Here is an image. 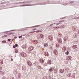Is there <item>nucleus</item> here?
<instances>
[{"label":"nucleus","instance_id":"20","mask_svg":"<svg viewBox=\"0 0 79 79\" xmlns=\"http://www.w3.org/2000/svg\"><path fill=\"white\" fill-rule=\"evenodd\" d=\"M64 21V20L62 21H59L58 24H57V26H58V25H59V24H61V22H63Z\"/></svg>","mask_w":79,"mask_h":79},{"label":"nucleus","instance_id":"12","mask_svg":"<svg viewBox=\"0 0 79 79\" xmlns=\"http://www.w3.org/2000/svg\"><path fill=\"white\" fill-rule=\"evenodd\" d=\"M72 76V74L71 73H69L68 75L67 76L68 77H71V76Z\"/></svg>","mask_w":79,"mask_h":79},{"label":"nucleus","instance_id":"18","mask_svg":"<svg viewBox=\"0 0 79 79\" xmlns=\"http://www.w3.org/2000/svg\"><path fill=\"white\" fill-rule=\"evenodd\" d=\"M40 61L41 63H44V60H43V59H40Z\"/></svg>","mask_w":79,"mask_h":79},{"label":"nucleus","instance_id":"29","mask_svg":"<svg viewBox=\"0 0 79 79\" xmlns=\"http://www.w3.org/2000/svg\"><path fill=\"white\" fill-rule=\"evenodd\" d=\"M8 37L7 35H4L2 37V38H5V37Z\"/></svg>","mask_w":79,"mask_h":79},{"label":"nucleus","instance_id":"28","mask_svg":"<svg viewBox=\"0 0 79 79\" xmlns=\"http://www.w3.org/2000/svg\"><path fill=\"white\" fill-rule=\"evenodd\" d=\"M3 61L0 60V64H3Z\"/></svg>","mask_w":79,"mask_h":79},{"label":"nucleus","instance_id":"37","mask_svg":"<svg viewBox=\"0 0 79 79\" xmlns=\"http://www.w3.org/2000/svg\"><path fill=\"white\" fill-rule=\"evenodd\" d=\"M29 3V2H25V3Z\"/></svg>","mask_w":79,"mask_h":79},{"label":"nucleus","instance_id":"38","mask_svg":"<svg viewBox=\"0 0 79 79\" xmlns=\"http://www.w3.org/2000/svg\"><path fill=\"white\" fill-rule=\"evenodd\" d=\"M15 46L16 47H18V44H15Z\"/></svg>","mask_w":79,"mask_h":79},{"label":"nucleus","instance_id":"15","mask_svg":"<svg viewBox=\"0 0 79 79\" xmlns=\"http://www.w3.org/2000/svg\"><path fill=\"white\" fill-rule=\"evenodd\" d=\"M33 42L35 44H37L38 43V41L37 40H34Z\"/></svg>","mask_w":79,"mask_h":79},{"label":"nucleus","instance_id":"21","mask_svg":"<svg viewBox=\"0 0 79 79\" xmlns=\"http://www.w3.org/2000/svg\"><path fill=\"white\" fill-rule=\"evenodd\" d=\"M53 71V68L51 67L50 68L49 71H50V72H52V71Z\"/></svg>","mask_w":79,"mask_h":79},{"label":"nucleus","instance_id":"22","mask_svg":"<svg viewBox=\"0 0 79 79\" xmlns=\"http://www.w3.org/2000/svg\"><path fill=\"white\" fill-rule=\"evenodd\" d=\"M68 40V38L66 37H64V41H66Z\"/></svg>","mask_w":79,"mask_h":79},{"label":"nucleus","instance_id":"4","mask_svg":"<svg viewBox=\"0 0 79 79\" xmlns=\"http://www.w3.org/2000/svg\"><path fill=\"white\" fill-rule=\"evenodd\" d=\"M54 54V55H57L58 54V51L57 50L55 49L53 51Z\"/></svg>","mask_w":79,"mask_h":79},{"label":"nucleus","instance_id":"30","mask_svg":"<svg viewBox=\"0 0 79 79\" xmlns=\"http://www.w3.org/2000/svg\"><path fill=\"white\" fill-rule=\"evenodd\" d=\"M15 53H18V49H15Z\"/></svg>","mask_w":79,"mask_h":79},{"label":"nucleus","instance_id":"34","mask_svg":"<svg viewBox=\"0 0 79 79\" xmlns=\"http://www.w3.org/2000/svg\"><path fill=\"white\" fill-rule=\"evenodd\" d=\"M8 42H10L11 41V39H8Z\"/></svg>","mask_w":79,"mask_h":79},{"label":"nucleus","instance_id":"55","mask_svg":"<svg viewBox=\"0 0 79 79\" xmlns=\"http://www.w3.org/2000/svg\"><path fill=\"white\" fill-rule=\"evenodd\" d=\"M64 5H66V4H65Z\"/></svg>","mask_w":79,"mask_h":79},{"label":"nucleus","instance_id":"3","mask_svg":"<svg viewBox=\"0 0 79 79\" xmlns=\"http://www.w3.org/2000/svg\"><path fill=\"white\" fill-rule=\"evenodd\" d=\"M34 48L33 46H30L29 48V50L30 51H32V50H34Z\"/></svg>","mask_w":79,"mask_h":79},{"label":"nucleus","instance_id":"16","mask_svg":"<svg viewBox=\"0 0 79 79\" xmlns=\"http://www.w3.org/2000/svg\"><path fill=\"white\" fill-rule=\"evenodd\" d=\"M44 55L45 56H48V53L47 52H45Z\"/></svg>","mask_w":79,"mask_h":79},{"label":"nucleus","instance_id":"19","mask_svg":"<svg viewBox=\"0 0 79 79\" xmlns=\"http://www.w3.org/2000/svg\"><path fill=\"white\" fill-rule=\"evenodd\" d=\"M66 27V26L65 25H63L60 28H62V29H63V28H65V27Z\"/></svg>","mask_w":79,"mask_h":79},{"label":"nucleus","instance_id":"46","mask_svg":"<svg viewBox=\"0 0 79 79\" xmlns=\"http://www.w3.org/2000/svg\"><path fill=\"white\" fill-rule=\"evenodd\" d=\"M16 38H17V37H14L15 39H16Z\"/></svg>","mask_w":79,"mask_h":79},{"label":"nucleus","instance_id":"17","mask_svg":"<svg viewBox=\"0 0 79 79\" xmlns=\"http://www.w3.org/2000/svg\"><path fill=\"white\" fill-rule=\"evenodd\" d=\"M71 77H72V78H74L75 77V74L74 73L72 74Z\"/></svg>","mask_w":79,"mask_h":79},{"label":"nucleus","instance_id":"35","mask_svg":"<svg viewBox=\"0 0 79 79\" xmlns=\"http://www.w3.org/2000/svg\"><path fill=\"white\" fill-rule=\"evenodd\" d=\"M59 28H60V27H56V28L55 27V29H59Z\"/></svg>","mask_w":79,"mask_h":79},{"label":"nucleus","instance_id":"36","mask_svg":"<svg viewBox=\"0 0 79 79\" xmlns=\"http://www.w3.org/2000/svg\"><path fill=\"white\" fill-rule=\"evenodd\" d=\"M19 38H22V36H19Z\"/></svg>","mask_w":79,"mask_h":79},{"label":"nucleus","instance_id":"6","mask_svg":"<svg viewBox=\"0 0 79 79\" xmlns=\"http://www.w3.org/2000/svg\"><path fill=\"white\" fill-rule=\"evenodd\" d=\"M62 50L63 52H65L66 50V47L64 46L62 48Z\"/></svg>","mask_w":79,"mask_h":79},{"label":"nucleus","instance_id":"52","mask_svg":"<svg viewBox=\"0 0 79 79\" xmlns=\"http://www.w3.org/2000/svg\"><path fill=\"white\" fill-rule=\"evenodd\" d=\"M10 42H11L10 43H12V41H10Z\"/></svg>","mask_w":79,"mask_h":79},{"label":"nucleus","instance_id":"9","mask_svg":"<svg viewBox=\"0 0 79 79\" xmlns=\"http://www.w3.org/2000/svg\"><path fill=\"white\" fill-rule=\"evenodd\" d=\"M72 47L73 49H76V48H77V46L76 45H74L72 46Z\"/></svg>","mask_w":79,"mask_h":79},{"label":"nucleus","instance_id":"27","mask_svg":"<svg viewBox=\"0 0 79 79\" xmlns=\"http://www.w3.org/2000/svg\"><path fill=\"white\" fill-rule=\"evenodd\" d=\"M40 37L41 38H43V37H44V35H42V34H41L40 35Z\"/></svg>","mask_w":79,"mask_h":79},{"label":"nucleus","instance_id":"11","mask_svg":"<svg viewBox=\"0 0 79 79\" xmlns=\"http://www.w3.org/2000/svg\"><path fill=\"white\" fill-rule=\"evenodd\" d=\"M58 41L59 43H61L62 42L61 39V38H58Z\"/></svg>","mask_w":79,"mask_h":79},{"label":"nucleus","instance_id":"39","mask_svg":"<svg viewBox=\"0 0 79 79\" xmlns=\"http://www.w3.org/2000/svg\"><path fill=\"white\" fill-rule=\"evenodd\" d=\"M20 3L22 4V3H25V2H20Z\"/></svg>","mask_w":79,"mask_h":79},{"label":"nucleus","instance_id":"2","mask_svg":"<svg viewBox=\"0 0 79 79\" xmlns=\"http://www.w3.org/2000/svg\"><path fill=\"white\" fill-rule=\"evenodd\" d=\"M20 55L23 57H26V56H27L26 54L24 52H22L20 54Z\"/></svg>","mask_w":79,"mask_h":79},{"label":"nucleus","instance_id":"14","mask_svg":"<svg viewBox=\"0 0 79 79\" xmlns=\"http://www.w3.org/2000/svg\"><path fill=\"white\" fill-rule=\"evenodd\" d=\"M49 39H50V40L52 41L53 40V37L52 36H49L48 37Z\"/></svg>","mask_w":79,"mask_h":79},{"label":"nucleus","instance_id":"50","mask_svg":"<svg viewBox=\"0 0 79 79\" xmlns=\"http://www.w3.org/2000/svg\"><path fill=\"white\" fill-rule=\"evenodd\" d=\"M34 30H36V29H35H35H34Z\"/></svg>","mask_w":79,"mask_h":79},{"label":"nucleus","instance_id":"42","mask_svg":"<svg viewBox=\"0 0 79 79\" xmlns=\"http://www.w3.org/2000/svg\"><path fill=\"white\" fill-rule=\"evenodd\" d=\"M13 48H16V46L14 45V46H13Z\"/></svg>","mask_w":79,"mask_h":79},{"label":"nucleus","instance_id":"49","mask_svg":"<svg viewBox=\"0 0 79 79\" xmlns=\"http://www.w3.org/2000/svg\"><path fill=\"white\" fill-rule=\"evenodd\" d=\"M38 26H35L34 27H38Z\"/></svg>","mask_w":79,"mask_h":79},{"label":"nucleus","instance_id":"54","mask_svg":"<svg viewBox=\"0 0 79 79\" xmlns=\"http://www.w3.org/2000/svg\"><path fill=\"white\" fill-rule=\"evenodd\" d=\"M74 2H73V3Z\"/></svg>","mask_w":79,"mask_h":79},{"label":"nucleus","instance_id":"8","mask_svg":"<svg viewBox=\"0 0 79 79\" xmlns=\"http://www.w3.org/2000/svg\"><path fill=\"white\" fill-rule=\"evenodd\" d=\"M67 60L68 61H69L70 60H71V56H67Z\"/></svg>","mask_w":79,"mask_h":79},{"label":"nucleus","instance_id":"25","mask_svg":"<svg viewBox=\"0 0 79 79\" xmlns=\"http://www.w3.org/2000/svg\"><path fill=\"white\" fill-rule=\"evenodd\" d=\"M56 47H60V45L58 43H56Z\"/></svg>","mask_w":79,"mask_h":79},{"label":"nucleus","instance_id":"10","mask_svg":"<svg viewBox=\"0 0 79 79\" xmlns=\"http://www.w3.org/2000/svg\"><path fill=\"white\" fill-rule=\"evenodd\" d=\"M28 64L30 66H32V63L29 61L28 62Z\"/></svg>","mask_w":79,"mask_h":79},{"label":"nucleus","instance_id":"48","mask_svg":"<svg viewBox=\"0 0 79 79\" xmlns=\"http://www.w3.org/2000/svg\"><path fill=\"white\" fill-rule=\"evenodd\" d=\"M76 18H79V17H76Z\"/></svg>","mask_w":79,"mask_h":79},{"label":"nucleus","instance_id":"23","mask_svg":"<svg viewBox=\"0 0 79 79\" xmlns=\"http://www.w3.org/2000/svg\"><path fill=\"white\" fill-rule=\"evenodd\" d=\"M48 45V44L47 43H44V47H47Z\"/></svg>","mask_w":79,"mask_h":79},{"label":"nucleus","instance_id":"1","mask_svg":"<svg viewBox=\"0 0 79 79\" xmlns=\"http://www.w3.org/2000/svg\"><path fill=\"white\" fill-rule=\"evenodd\" d=\"M20 76H21V74L19 72H18L16 74V77L17 79H19L20 78Z\"/></svg>","mask_w":79,"mask_h":79},{"label":"nucleus","instance_id":"41","mask_svg":"<svg viewBox=\"0 0 79 79\" xmlns=\"http://www.w3.org/2000/svg\"><path fill=\"white\" fill-rule=\"evenodd\" d=\"M2 67H0V70H2Z\"/></svg>","mask_w":79,"mask_h":79},{"label":"nucleus","instance_id":"43","mask_svg":"<svg viewBox=\"0 0 79 79\" xmlns=\"http://www.w3.org/2000/svg\"><path fill=\"white\" fill-rule=\"evenodd\" d=\"M54 24H52V25H51L50 26H53Z\"/></svg>","mask_w":79,"mask_h":79},{"label":"nucleus","instance_id":"26","mask_svg":"<svg viewBox=\"0 0 79 79\" xmlns=\"http://www.w3.org/2000/svg\"><path fill=\"white\" fill-rule=\"evenodd\" d=\"M4 72L2 71H0V74H3Z\"/></svg>","mask_w":79,"mask_h":79},{"label":"nucleus","instance_id":"32","mask_svg":"<svg viewBox=\"0 0 79 79\" xmlns=\"http://www.w3.org/2000/svg\"><path fill=\"white\" fill-rule=\"evenodd\" d=\"M65 54H66V55H68V54H69V52L68 51H67L65 53Z\"/></svg>","mask_w":79,"mask_h":79},{"label":"nucleus","instance_id":"53","mask_svg":"<svg viewBox=\"0 0 79 79\" xmlns=\"http://www.w3.org/2000/svg\"><path fill=\"white\" fill-rule=\"evenodd\" d=\"M38 32H40V31H39Z\"/></svg>","mask_w":79,"mask_h":79},{"label":"nucleus","instance_id":"45","mask_svg":"<svg viewBox=\"0 0 79 79\" xmlns=\"http://www.w3.org/2000/svg\"><path fill=\"white\" fill-rule=\"evenodd\" d=\"M11 61H13V59H11Z\"/></svg>","mask_w":79,"mask_h":79},{"label":"nucleus","instance_id":"33","mask_svg":"<svg viewBox=\"0 0 79 79\" xmlns=\"http://www.w3.org/2000/svg\"><path fill=\"white\" fill-rule=\"evenodd\" d=\"M37 32L38 31H34L31 32V33H34V32Z\"/></svg>","mask_w":79,"mask_h":79},{"label":"nucleus","instance_id":"44","mask_svg":"<svg viewBox=\"0 0 79 79\" xmlns=\"http://www.w3.org/2000/svg\"><path fill=\"white\" fill-rule=\"evenodd\" d=\"M16 30H11V31H15Z\"/></svg>","mask_w":79,"mask_h":79},{"label":"nucleus","instance_id":"5","mask_svg":"<svg viewBox=\"0 0 79 79\" xmlns=\"http://www.w3.org/2000/svg\"><path fill=\"white\" fill-rule=\"evenodd\" d=\"M22 70L23 71H26V68L25 66H23L22 67Z\"/></svg>","mask_w":79,"mask_h":79},{"label":"nucleus","instance_id":"13","mask_svg":"<svg viewBox=\"0 0 79 79\" xmlns=\"http://www.w3.org/2000/svg\"><path fill=\"white\" fill-rule=\"evenodd\" d=\"M31 6V5H22L21 6Z\"/></svg>","mask_w":79,"mask_h":79},{"label":"nucleus","instance_id":"24","mask_svg":"<svg viewBox=\"0 0 79 79\" xmlns=\"http://www.w3.org/2000/svg\"><path fill=\"white\" fill-rule=\"evenodd\" d=\"M51 63L52 62L51 61V60H49L48 62V64H51Z\"/></svg>","mask_w":79,"mask_h":79},{"label":"nucleus","instance_id":"51","mask_svg":"<svg viewBox=\"0 0 79 79\" xmlns=\"http://www.w3.org/2000/svg\"><path fill=\"white\" fill-rule=\"evenodd\" d=\"M29 27H30H30H31V28L32 27H28V28H29Z\"/></svg>","mask_w":79,"mask_h":79},{"label":"nucleus","instance_id":"40","mask_svg":"<svg viewBox=\"0 0 79 79\" xmlns=\"http://www.w3.org/2000/svg\"><path fill=\"white\" fill-rule=\"evenodd\" d=\"M18 66H19L20 65V64H17Z\"/></svg>","mask_w":79,"mask_h":79},{"label":"nucleus","instance_id":"47","mask_svg":"<svg viewBox=\"0 0 79 79\" xmlns=\"http://www.w3.org/2000/svg\"><path fill=\"white\" fill-rule=\"evenodd\" d=\"M77 37V35H76L75 36V37Z\"/></svg>","mask_w":79,"mask_h":79},{"label":"nucleus","instance_id":"7","mask_svg":"<svg viewBox=\"0 0 79 79\" xmlns=\"http://www.w3.org/2000/svg\"><path fill=\"white\" fill-rule=\"evenodd\" d=\"M64 72V69H60V73H61V74H63V73Z\"/></svg>","mask_w":79,"mask_h":79},{"label":"nucleus","instance_id":"31","mask_svg":"<svg viewBox=\"0 0 79 79\" xmlns=\"http://www.w3.org/2000/svg\"><path fill=\"white\" fill-rule=\"evenodd\" d=\"M6 41H3L2 42V43H3L4 44H5V43H6Z\"/></svg>","mask_w":79,"mask_h":79}]
</instances>
